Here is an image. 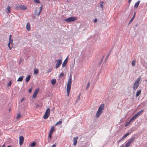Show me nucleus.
I'll return each mask as SVG.
<instances>
[{
	"label": "nucleus",
	"instance_id": "1",
	"mask_svg": "<svg viewBox=\"0 0 147 147\" xmlns=\"http://www.w3.org/2000/svg\"><path fill=\"white\" fill-rule=\"evenodd\" d=\"M71 78L70 77L67 81V86L66 90L67 95L68 96H69V92L71 88Z\"/></svg>",
	"mask_w": 147,
	"mask_h": 147
},
{
	"label": "nucleus",
	"instance_id": "2",
	"mask_svg": "<svg viewBox=\"0 0 147 147\" xmlns=\"http://www.w3.org/2000/svg\"><path fill=\"white\" fill-rule=\"evenodd\" d=\"M141 79V76H140L137 80H136L134 84L133 89L136 90L139 86V82Z\"/></svg>",
	"mask_w": 147,
	"mask_h": 147
},
{
	"label": "nucleus",
	"instance_id": "3",
	"mask_svg": "<svg viewBox=\"0 0 147 147\" xmlns=\"http://www.w3.org/2000/svg\"><path fill=\"white\" fill-rule=\"evenodd\" d=\"M11 35L9 36V42L7 45V46L10 50H11L12 49L13 45V40L11 38Z\"/></svg>",
	"mask_w": 147,
	"mask_h": 147
},
{
	"label": "nucleus",
	"instance_id": "4",
	"mask_svg": "<svg viewBox=\"0 0 147 147\" xmlns=\"http://www.w3.org/2000/svg\"><path fill=\"white\" fill-rule=\"evenodd\" d=\"M50 109L49 108L47 109L43 116V118L44 119H46L48 118L50 115Z\"/></svg>",
	"mask_w": 147,
	"mask_h": 147
},
{
	"label": "nucleus",
	"instance_id": "5",
	"mask_svg": "<svg viewBox=\"0 0 147 147\" xmlns=\"http://www.w3.org/2000/svg\"><path fill=\"white\" fill-rule=\"evenodd\" d=\"M77 19V18L76 17H71L67 18L65 20V21L67 22H69L74 21Z\"/></svg>",
	"mask_w": 147,
	"mask_h": 147
},
{
	"label": "nucleus",
	"instance_id": "6",
	"mask_svg": "<svg viewBox=\"0 0 147 147\" xmlns=\"http://www.w3.org/2000/svg\"><path fill=\"white\" fill-rule=\"evenodd\" d=\"M56 63L55 68L57 69L60 66L62 63V60L60 59L56 60L55 61Z\"/></svg>",
	"mask_w": 147,
	"mask_h": 147
},
{
	"label": "nucleus",
	"instance_id": "7",
	"mask_svg": "<svg viewBox=\"0 0 147 147\" xmlns=\"http://www.w3.org/2000/svg\"><path fill=\"white\" fill-rule=\"evenodd\" d=\"M16 9L20 10H25L26 9L27 7L24 5H20L17 6Z\"/></svg>",
	"mask_w": 147,
	"mask_h": 147
},
{
	"label": "nucleus",
	"instance_id": "8",
	"mask_svg": "<svg viewBox=\"0 0 147 147\" xmlns=\"http://www.w3.org/2000/svg\"><path fill=\"white\" fill-rule=\"evenodd\" d=\"M135 139V138L134 137H133L131 138L125 144V147H128Z\"/></svg>",
	"mask_w": 147,
	"mask_h": 147
},
{
	"label": "nucleus",
	"instance_id": "9",
	"mask_svg": "<svg viewBox=\"0 0 147 147\" xmlns=\"http://www.w3.org/2000/svg\"><path fill=\"white\" fill-rule=\"evenodd\" d=\"M42 9V5L41 7H39V12L37 11V9L36 8L35 10V14L37 16H39L40 14V13L41 12Z\"/></svg>",
	"mask_w": 147,
	"mask_h": 147
},
{
	"label": "nucleus",
	"instance_id": "10",
	"mask_svg": "<svg viewBox=\"0 0 147 147\" xmlns=\"http://www.w3.org/2000/svg\"><path fill=\"white\" fill-rule=\"evenodd\" d=\"M24 138L22 136H21L19 138V144L20 145H22L24 142Z\"/></svg>",
	"mask_w": 147,
	"mask_h": 147
},
{
	"label": "nucleus",
	"instance_id": "11",
	"mask_svg": "<svg viewBox=\"0 0 147 147\" xmlns=\"http://www.w3.org/2000/svg\"><path fill=\"white\" fill-rule=\"evenodd\" d=\"M104 104H102L100 105L98 110L103 112V111L104 109Z\"/></svg>",
	"mask_w": 147,
	"mask_h": 147
},
{
	"label": "nucleus",
	"instance_id": "12",
	"mask_svg": "<svg viewBox=\"0 0 147 147\" xmlns=\"http://www.w3.org/2000/svg\"><path fill=\"white\" fill-rule=\"evenodd\" d=\"M78 138V136L76 137H74L73 138V145L74 146H76L77 142V139Z\"/></svg>",
	"mask_w": 147,
	"mask_h": 147
},
{
	"label": "nucleus",
	"instance_id": "13",
	"mask_svg": "<svg viewBox=\"0 0 147 147\" xmlns=\"http://www.w3.org/2000/svg\"><path fill=\"white\" fill-rule=\"evenodd\" d=\"M102 113V112L98 110L96 115V118L99 117Z\"/></svg>",
	"mask_w": 147,
	"mask_h": 147
},
{
	"label": "nucleus",
	"instance_id": "14",
	"mask_svg": "<svg viewBox=\"0 0 147 147\" xmlns=\"http://www.w3.org/2000/svg\"><path fill=\"white\" fill-rule=\"evenodd\" d=\"M39 90L38 89H36L34 91V94H33V97L34 98H35L36 96V95H37V94L38 93V92H39Z\"/></svg>",
	"mask_w": 147,
	"mask_h": 147
},
{
	"label": "nucleus",
	"instance_id": "15",
	"mask_svg": "<svg viewBox=\"0 0 147 147\" xmlns=\"http://www.w3.org/2000/svg\"><path fill=\"white\" fill-rule=\"evenodd\" d=\"M26 28L27 30L29 31L30 30V24L29 22L27 23L26 26Z\"/></svg>",
	"mask_w": 147,
	"mask_h": 147
},
{
	"label": "nucleus",
	"instance_id": "16",
	"mask_svg": "<svg viewBox=\"0 0 147 147\" xmlns=\"http://www.w3.org/2000/svg\"><path fill=\"white\" fill-rule=\"evenodd\" d=\"M68 57H67L65 59V60L64 61L63 63L62 64V66L63 67H65V65H66V64L67 62V61H68Z\"/></svg>",
	"mask_w": 147,
	"mask_h": 147
},
{
	"label": "nucleus",
	"instance_id": "17",
	"mask_svg": "<svg viewBox=\"0 0 147 147\" xmlns=\"http://www.w3.org/2000/svg\"><path fill=\"white\" fill-rule=\"evenodd\" d=\"M144 110H142L138 112L135 115L137 117L138 116L141 114V113H143Z\"/></svg>",
	"mask_w": 147,
	"mask_h": 147
},
{
	"label": "nucleus",
	"instance_id": "18",
	"mask_svg": "<svg viewBox=\"0 0 147 147\" xmlns=\"http://www.w3.org/2000/svg\"><path fill=\"white\" fill-rule=\"evenodd\" d=\"M55 130V128L54 127V126H52L49 131V133H51V134H53V132Z\"/></svg>",
	"mask_w": 147,
	"mask_h": 147
},
{
	"label": "nucleus",
	"instance_id": "19",
	"mask_svg": "<svg viewBox=\"0 0 147 147\" xmlns=\"http://www.w3.org/2000/svg\"><path fill=\"white\" fill-rule=\"evenodd\" d=\"M140 2V1H138L136 3H135L134 5V7L135 8H137L138 7L139 4Z\"/></svg>",
	"mask_w": 147,
	"mask_h": 147
},
{
	"label": "nucleus",
	"instance_id": "20",
	"mask_svg": "<svg viewBox=\"0 0 147 147\" xmlns=\"http://www.w3.org/2000/svg\"><path fill=\"white\" fill-rule=\"evenodd\" d=\"M6 9L7 10V13H10L11 11V7L8 6L7 7Z\"/></svg>",
	"mask_w": 147,
	"mask_h": 147
},
{
	"label": "nucleus",
	"instance_id": "21",
	"mask_svg": "<svg viewBox=\"0 0 147 147\" xmlns=\"http://www.w3.org/2000/svg\"><path fill=\"white\" fill-rule=\"evenodd\" d=\"M135 15H136V12H135L134 13V15L133 16L132 18L130 20V21L129 22V23H131L134 19L135 16Z\"/></svg>",
	"mask_w": 147,
	"mask_h": 147
},
{
	"label": "nucleus",
	"instance_id": "22",
	"mask_svg": "<svg viewBox=\"0 0 147 147\" xmlns=\"http://www.w3.org/2000/svg\"><path fill=\"white\" fill-rule=\"evenodd\" d=\"M23 77L24 76H23L20 77L18 79L17 81H22L23 80Z\"/></svg>",
	"mask_w": 147,
	"mask_h": 147
},
{
	"label": "nucleus",
	"instance_id": "23",
	"mask_svg": "<svg viewBox=\"0 0 147 147\" xmlns=\"http://www.w3.org/2000/svg\"><path fill=\"white\" fill-rule=\"evenodd\" d=\"M141 92V90H139L138 91L136 94V97H138V96L140 94Z\"/></svg>",
	"mask_w": 147,
	"mask_h": 147
},
{
	"label": "nucleus",
	"instance_id": "24",
	"mask_svg": "<svg viewBox=\"0 0 147 147\" xmlns=\"http://www.w3.org/2000/svg\"><path fill=\"white\" fill-rule=\"evenodd\" d=\"M30 75H28L26 78V81L27 82H28L30 80Z\"/></svg>",
	"mask_w": 147,
	"mask_h": 147
},
{
	"label": "nucleus",
	"instance_id": "25",
	"mask_svg": "<svg viewBox=\"0 0 147 147\" xmlns=\"http://www.w3.org/2000/svg\"><path fill=\"white\" fill-rule=\"evenodd\" d=\"M56 82V81L55 79H52L51 80V83L53 85L55 84Z\"/></svg>",
	"mask_w": 147,
	"mask_h": 147
},
{
	"label": "nucleus",
	"instance_id": "26",
	"mask_svg": "<svg viewBox=\"0 0 147 147\" xmlns=\"http://www.w3.org/2000/svg\"><path fill=\"white\" fill-rule=\"evenodd\" d=\"M137 117L135 115L131 118L129 120L130 122H131L132 121L135 119Z\"/></svg>",
	"mask_w": 147,
	"mask_h": 147
},
{
	"label": "nucleus",
	"instance_id": "27",
	"mask_svg": "<svg viewBox=\"0 0 147 147\" xmlns=\"http://www.w3.org/2000/svg\"><path fill=\"white\" fill-rule=\"evenodd\" d=\"M52 134H51V133H49L48 138V140L49 141V140H51Z\"/></svg>",
	"mask_w": 147,
	"mask_h": 147
},
{
	"label": "nucleus",
	"instance_id": "28",
	"mask_svg": "<svg viewBox=\"0 0 147 147\" xmlns=\"http://www.w3.org/2000/svg\"><path fill=\"white\" fill-rule=\"evenodd\" d=\"M100 6L102 8V9H103L104 5V3L103 1H102L100 2Z\"/></svg>",
	"mask_w": 147,
	"mask_h": 147
},
{
	"label": "nucleus",
	"instance_id": "29",
	"mask_svg": "<svg viewBox=\"0 0 147 147\" xmlns=\"http://www.w3.org/2000/svg\"><path fill=\"white\" fill-rule=\"evenodd\" d=\"M62 123V121H59L58 122H57L56 123V124H55V126H56L58 125H61Z\"/></svg>",
	"mask_w": 147,
	"mask_h": 147
},
{
	"label": "nucleus",
	"instance_id": "30",
	"mask_svg": "<svg viewBox=\"0 0 147 147\" xmlns=\"http://www.w3.org/2000/svg\"><path fill=\"white\" fill-rule=\"evenodd\" d=\"M38 69H36L34 70V74H38Z\"/></svg>",
	"mask_w": 147,
	"mask_h": 147
},
{
	"label": "nucleus",
	"instance_id": "31",
	"mask_svg": "<svg viewBox=\"0 0 147 147\" xmlns=\"http://www.w3.org/2000/svg\"><path fill=\"white\" fill-rule=\"evenodd\" d=\"M36 144V143L35 142H33L30 144V146L31 147H34L35 146Z\"/></svg>",
	"mask_w": 147,
	"mask_h": 147
},
{
	"label": "nucleus",
	"instance_id": "32",
	"mask_svg": "<svg viewBox=\"0 0 147 147\" xmlns=\"http://www.w3.org/2000/svg\"><path fill=\"white\" fill-rule=\"evenodd\" d=\"M136 61L135 60H134L132 62L131 64L133 66H134L136 65Z\"/></svg>",
	"mask_w": 147,
	"mask_h": 147
},
{
	"label": "nucleus",
	"instance_id": "33",
	"mask_svg": "<svg viewBox=\"0 0 147 147\" xmlns=\"http://www.w3.org/2000/svg\"><path fill=\"white\" fill-rule=\"evenodd\" d=\"M129 134V133H127L126 134L123 135V137H122V139L126 138L127 136H128Z\"/></svg>",
	"mask_w": 147,
	"mask_h": 147
},
{
	"label": "nucleus",
	"instance_id": "34",
	"mask_svg": "<svg viewBox=\"0 0 147 147\" xmlns=\"http://www.w3.org/2000/svg\"><path fill=\"white\" fill-rule=\"evenodd\" d=\"M34 1L37 3H40V2L39 0H33Z\"/></svg>",
	"mask_w": 147,
	"mask_h": 147
},
{
	"label": "nucleus",
	"instance_id": "35",
	"mask_svg": "<svg viewBox=\"0 0 147 147\" xmlns=\"http://www.w3.org/2000/svg\"><path fill=\"white\" fill-rule=\"evenodd\" d=\"M131 122H130V121H129L128 122H127V123H126L125 125V127H127V126H128L129 125V124H130V123H131Z\"/></svg>",
	"mask_w": 147,
	"mask_h": 147
},
{
	"label": "nucleus",
	"instance_id": "36",
	"mask_svg": "<svg viewBox=\"0 0 147 147\" xmlns=\"http://www.w3.org/2000/svg\"><path fill=\"white\" fill-rule=\"evenodd\" d=\"M64 75L63 74V72H62L60 74V75L59 76V77H63Z\"/></svg>",
	"mask_w": 147,
	"mask_h": 147
},
{
	"label": "nucleus",
	"instance_id": "37",
	"mask_svg": "<svg viewBox=\"0 0 147 147\" xmlns=\"http://www.w3.org/2000/svg\"><path fill=\"white\" fill-rule=\"evenodd\" d=\"M21 117V115L20 114H18V115L17 116L16 118L18 119V118Z\"/></svg>",
	"mask_w": 147,
	"mask_h": 147
},
{
	"label": "nucleus",
	"instance_id": "38",
	"mask_svg": "<svg viewBox=\"0 0 147 147\" xmlns=\"http://www.w3.org/2000/svg\"><path fill=\"white\" fill-rule=\"evenodd\" d=\"M90 83L89 82L88 83V84H87V89H88L89 86H90Z\"/></svg>",
	"mask_w": 147,
	"mask_h": 147
},
{
	"label": "nucleus",
	"instance_id": "39",
	"mask_svg": "<svg viewBox=\"0 0 147 147\" xmlns=\"http://www.w3.org/2000/svg\"><path fill=\"white\" fill-rule=\"evenodd\" d=\"M11 85V81H10L9 83H8L7 84V86H10Z\"/></svg>",
	"mask_w": 147,
	"mask_h": 147
},
{
	"label": "nucleus",
	"instance_id": "40",
	"mask_svg": "<svg viewBox=\"0 0 147 147\" xmlns=\"http://www.w3.org/2000/svg\"><path fill=\"white\" fill-rule=\"evenodd\" d=\"M80 95H79L78 97V99H77V101H76V102L77 101H78V100H80Z\"/></svg>",
	"mask_w": 147,
	"mask_h": 147
},
{
	"label": "nucleus",
	"instance_id": "41",
	"mask_svg": "<svg viewBox=\"0 0 147 147\" xmlns=\"http://www.w3.org/2000/svg\"><path fill=\"white\" fill-rule=\"evenodd\" d=\"M51 147H56V145L55 144H53Z\"/></svg>",
	"mask_w": 147,
	"mask_h": 147
},
{
	"label": "nucleus",
	"instance_id": "42",
	"mask_svg": "<svg viewBox=\"0 0 147 147\" xmlns=\"http://www.w3.org/2000/svg\"><path fill=\"white\" fill-rule=\"evenodd\" d=\"M32 89H30L29 90V93H31L32 91Z\"/></svg>",
	"mask_w": 147,
	"mask_h": 147
},
{
	"label": "nucleus",
	"instance_id": "43",
	"mask_svg": "<svg viewBox=\"0 0 147 147\" xmlns=\"http://www.w3.org/2000/svg\"><path fill=\"white\" fill-rule=\"evenodd\" d=\"M97 21V20L96 19L94 20V22L95 23Z\"/></svg>",
	"mask_w": 147,
	"mask_h": 147
},
{
	"label": "nucleus",
	"instance_id": "44",
	"mask_svg": "<svg viewBox=\"0 0 147 147\" xmlns=\"http://www.w3.org/2000/svg\"><path fill=\"white\" fill-rule=\"evenodd\" d=\"M24 99V98H23L22 99L21 101V102H22Z\"/></svg>",
	"mask_w": 147,
	"mask_h": 147
},
{
	"label": "nucleus",
	"instance_id": "45",
	"mask_svg": "<svg viewBox=\"0 0 147 147\" xmlns=\"http://www.w3.org/2000/svg\"><path fill=\"white\" fill-rule=\"evenodd\" d=\"M132 0H129V3H130L131 1Z\"/></svg>",
	"mask_w": 147,
	"mask_h": 147
},
{
	"label": "nucleus",
	"instance_id": "46",
	"mask_svg": "<svg viewBox=\"0 0 147 147\" xmlns=\"http://www.w3.org/2000/svg\"><path fill=\"white\" fill-rule=\"evenodd\" d=\"M4 146H5V144H4L3 145V147H4Z\"/></svg>",
	"mask_w": 147,
	"mask_h": 147
},
{
	"label": "nucleus",
	"instance_id": "47",
	"mask_svg": "<svg viewBox=\"0 0 147 147\" xmlns=\"http://www.w3.org/2000/svg\"><path fill=\"white\" fill-rule=\"evenodd\" d=\"M50 71H49V72H50V71H51V69H50Z\"/></svg>",
	"mask_w": 147,
	"mask_h": 147
},
{
	"label": "nucleus",
	"instance_id": "48",
	"mask_svg": "<svg viewBox=\"0 0 147 147\" xmlns=\"http://www.w3.org/2000/svg\"><path fill=\"white\" fill-rule=\"evenodd\" d=\"M38 105H37V106H36V107H38Z\"/></svg>",
	"mask_w": 147,
	"mask_h": 147
},
{
	"label": "nucleus",
	"instance_id": "49",
	"mask_svg": "<svg viewBox=\"0 0 147 147\" xmlns=\"http://www.w3.org/2000/svg\"><path fill=\"white\" fill-rule=\"evenodd\" d=\"M7 147H11L10 146H8Z\"/></svg>",
	"mask_w": 147,
	"mask_h": 147
},
{
	"label": "nucleus",
	"instance_id": "50",
	"mask_svg": "<svg viewBox=\"0 0 147 147\" xmlns=\"http://www.w3.org/2000/svg\"><path fill=\"white\" fill-rule=\"evenodd\" d=\"M10 111V109H9V111Z\"/></svg>",
	"mask_w": 147,
	"mask_h": 147
},
{
	"label": "nucleus",
	"instance_id": "51",
	"mask_svg": "<svg viewBox=\"0 0 147 147\" xmlns=\"http://www.w3.org/2000/svg\"><path fill=\"white\" fill-rule=\"evenodd\" d=\"M145 81L147 82V79Z\"/></svg>",
	"mask_w": 147,
	"mask_h": 147
},
{
	"label": "nucleus",
	"instance_id": "52",
	"mask_svg": "<svg viewBox=\"0 0 147 147\" xmlns=\"http://www.w3.org/2000/svg\"><path fill=\"white\" fill-rule=\"evenodd\" d=\"M122 147H124V146H123Z\"/></svg>",
	"mask_w": 147,
	"mask_h": 147
},
{
	"label": "nucleus",
	"instance_id": "53",
	"mask_svg": "<svg viewBox=\"0 0 147 147\" xmlns=\"http://www.w3.org/2000/svg\"><path fill=\"white\" fill-rule=\"evenodd\" d=\"M0 147H1V146H0Z\"/></svg>",
	"mask_w": 147,
	"mask_h": 147
}]
</instances>
